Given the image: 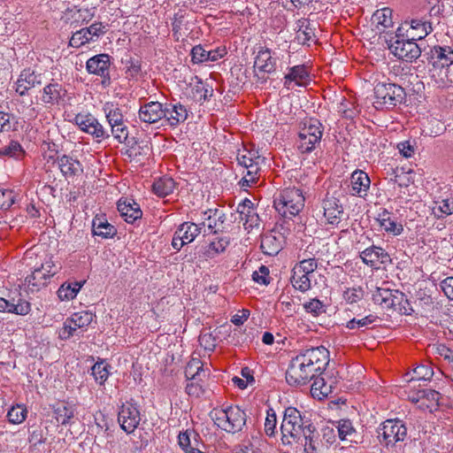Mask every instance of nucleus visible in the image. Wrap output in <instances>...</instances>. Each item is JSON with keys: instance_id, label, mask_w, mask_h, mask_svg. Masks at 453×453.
Segmentation results:
<instances>
[{"instance_id": "774afa93", "label": "nucleus", "mask_w": 453, "mask_h": 453, "mask_svg": "<svg viewBox=\"0 0 453 453\" xmlns=\"http://www.w3.org/2000/svg\"><path fill=\"white\" fill-rule=\"evenodd\" d=\"M441 288L445 296L453 300V277H448L441 282Z\"/></svg>"}, {"instance_id": "dca6fc26", "label": "nucleus", "mask_w": 453, "mask_h": 453, "mask_svg": "<svg viewBox=\"0 0 453 453\" xmlns=\"http://www.w3.org/2000/svg\"><path fill=\"white\" fill-rule=\"evenodd\" d=\"M164 105L159 102H150L141 105L138 118L142 122L153 124L165 118Z\"/></svg>"}, {"instance_id": "39448f33", "label": "nucleus", "mask_w": 453, "mask_h": 453, "mask_svg": "<svg viewBox=\"0 0 453 453\" xmlns=\"http://www.w3.org/2000/svg\"><path fill=\"white\" fill-rule=\"evenodd\" d=\"M373 105L376 109L390 108L401 104L404 97V89L391 82H378L374 87Z\"/></svg>"}, {"instance_id": "5fc2aeb1", "label": "nucleus", "mask_w": 453, "mask_h": 453, "mask_svg": "<svg viewBox=\"0 0 453 453\" xmlns=\"http://www.w3.org/2000/svg\"><path fill=\"white\" fill-rule=\"evenodd\" d=\"M229 245V239L226 237L219 238L217 241H213L210 243L207 253L211 256V252L213 254H219L225 251L226 248Z\"/></svg>"}, {"instance_id": "680f3d73", "label": "nucleus", "mask_w": 453, "mask_h": 453, "mask_svg": "<svg viewBox=\"0 0 453 453\" xmlns=\"http://www.w3.org/2000/svg\"><path fill=\"white\" fill-rule=\"evenodd\" d=\"M312 36H315L312 30H296V35L294 40L291 41V43H297L298 45H309V42L311 40Z\"/></svg>"}, {"instance_id": "3c124183", "label": "nucleus", "mask_w": 453, "mask_h": 453, "mask_svg": "<svg viewBox=\"0 0 453 453\" xmlns=\"http://www.w3.org/2000/svg\"><path fill=\"white\" fill-rule=\"evenodd\" d=\"M277 418L274 411L270 408L265 421V432L268 436H273L276 432Z\"/></svg>"}, {"instance_id": "7c9ffc66", "label": "nucleus", "mask_w": 453, "mask_h": 453, "mask_svg": "<svg viewBox=\"0 0 453 453\" xmlns=\"http://www.w3.org/2000/svg\"><path fill=\"white\" fill-rule=\"evenodd\" d=\"M175 188L173 179L168 176H164L154 181L152 185L153 192L158 196L165 197L173 193Z\"/></svg>"}, {"instance_id": "6e6d98bb", "label": "nucleus", "mask_w": 453, "mask_h": 453, "mask_svg": "<svg viewBox=\"0 0 453 453\" xmlns=\"http://www.w3.org/2000/svg\"><path fill=\"white\" fill-rule=\"evenodd\" d=\"M364 292L361 288H347L343 293V298L349 303H355L363 298Z\"/></svg>"}, {"instance_id": "aec40b11", "label": "nucleus", "mask_w": 453, "mask_h": 453, "mask_svg": "<svg viewBox=\"0 0 453 453\" xmlns=\"http://www.w3.org/2000/svg\"><path fill=\"white\" fill-rule=\"evenodd\" d=\"M110 56L107 54H99L90 58L86 64V68L89 73L106 78L109 75Z\"/></svg>"}, {"instance_id": "49530a36", "label": "nucleus", "mask_w": 453, "mask_h": 453, "mask_svg": "<svg viewBox=\"0 0 453 453\" xmlns=\"http://www.w3.org/2000/svg\"><path fill=\"white\" fill-rule=\"evenodd\" d=\"M318 267L315 258H303L298 265H296L292 272H301L306 274L312 273Z\"/></svg>"}, {"instance_id": "13d9d810", "label": "nucleus", "mask_w": 453, "mask_h": 453, "mask_svg": "<svg viewBox=\"0 0 453 453\" xmlns=\"http://www.w3.org/2000/svg\"><path fill=\"white\" fill-rule=\"evenodd\" d=\"M380 226L387 232L392 233L394 235H398L403 231L402 225H399L395 221L391 220L389 217L382 218V219L380 220Z\"/></svg>"}, {"instance_id": "2eb2a0df", "label": "nucleus", "mask_w": 453, "mask_h": 453, "mask_svg": "<svg viewBox=\"0 0 453 453\" xmlns=\"http://www.w3.org/2000/svg\"><path fill=\"white\" fill-rule=\"evenodd\" d=\"M360 257L365 265L376 269H379L380 265H387L392 262L388 252L374 245L363 250Z\"/></svg>"}, {"instance_id": "473e14b6", "label": "nucleus", "mask_w": 453, "mask_h": 453, "mask_svg": "<svg viewBox=\"0 0 453 453\" xmlns=\"http://www.w3.org/2000/svg\"><path fill=\"white\" fill-rule=\"evenodd\" d=\"M393 11L388 7L377 10L372 16V22L377 27L381 26L383 28L393 27Z\"/></svg>"}, {"instance_id": "cd10ccee", "label": "nucleus", "mask_w": 453, "mask_h": 453, "mask_svg": "<svg viewBox=\"0 0 453 453\" xmlns=\"http://www.w3.org/2000/svg\"><path fill=\"white\" fill-rule=\"evenodd\" d=\"M92 31L93 30H76L69 41V45L73 48H79L91 41L94 36L98 37L104 32V30Z\"/></svg>"}, {"instance_id": "37998d69", "label": "nucleus", "mask_w": 453, "mask_h": 453, "mask_svg": "<svg viewBox=\"0 0 453 453\" xmlns=\"http://www.w3.org/2000/svg\"><path fill=\"white\" fill-rule=\"evenodd\" d=\"M69 319L76 327L83 328L92 322L93 314L89 311H81L73 314Z\"/></svg>"}, {"instance_id": "5701e85b", "label": "nucleus", "mask_w": 453, "mask_h": 453, "mask_svg": "<svg viewBox=\"0 0 453 453\" xmlns=\"http://www.w3.org/2000/svg\"><path fill=\"white\" fill-rule=\"evenodd\" d=\"M350 182L353 195H357L360 197L367 195L371 180L366 173L361 170L354 171L350 177Z\"/></svg>"}, {"instance_id": "c03bdc74", "label": "nucleus", "mask_w": 453, "mask_h": 453, "mask_svg": "<svg viewBox=\"0 0 453 453\" xmlns=\"http://www.w3.org/2000/svg\"><path fill=\"white\" fill-rule=\"evenodd\" d=\"M26 416L27 409L21 405L12 407L7 413L8 420L12 424L22 423L25 420Z\"/></svg>"}, {"instance_id": "de8ad7c7", "label": "nucleus", "mask_w": 453, "mask_h": 453, "mask_svg": "<svg viewBox=\"0 0 453 453\" xmlns=\"http://www.w3.org/2000/svg\"><path fill=\"white\" fill-rule=\"evenodd\" d=\"M378 317L372 314L365 316L360 319H352L347 322L346 327L349 329H356L361 327H368L371 324L377 320Z\"/></svg>"}, {"instance_id": "bf43d9fd", "label": "nucleus", "mask_w": 453, "mask_h": 453, "mask_svg": "<svg viewBox=\"0 0 453 453\" xmlns=\"http://www.w3.org/2000/svg\"><path fill=\"white\" fill-rule=\"evenodd\" d=\"M113 137L120 143L127 142L128 138L127 127L122 123L121 126H114L111 127Z\"/></svg>"}, {"instance_id": "c756f323", "label": "nucleus", "mask_w": 453, "mask_h": 453, "mask_svg": "<svg viewBox=\"0 0 453 453\" xmlns=\"http://www.w3.org/2000/svg\"><path fill=\"white\" fill-rule=\"evenodd\" d=\"M260 248L265 255L275 256L281 250V242L275 235L267 234L262 237Z\"/></svg>"}, {"instance_id": "0eeeda50", "label": "nucleus", "mask_w": 453, "mask_h": 453, "mask_svg": "<svg viewBox=\"0 0 453 453\" xmlns=\"http://www.w3.org/2000/svg\"><path fill=\"white\" fill-rule=\"evenodd\" d=\"M377 434L380 443L393 447L405 439L407 428L402 420L388 419L378 427Z\"/></svg>"}, {"instance_id": "f704fd0d", "label": "nucleus", "mask_w": 453, "mask_h": 453, "mask_svg": "<svg viewBox=\"0 0 453 453\" xmlns=\"http://www.w3.org/2000/svg\"><path fill=\"white\" fill-rule=\"evenodd\" d=\"M205 376V371L203 368V363L199 358H192L185 368V377L188 380L199 379L202 375Z\"/></svg>"}, {"instance_id": "f257e3e1", "label": "nucleus", "mask_w": 453, "mask_h": 453, "mask_svg": "<svg viewBox=\"0 0 453 453\" xmlns=\"http://www.w3.org/2000/svg\"><path fill=\"white\" fill-rule=\"evenodd\" d=\"M328 361V350L325 347L307 349L292 358L286 372V381L295 387L305 385L323 372Z\"/></svg>"}, {"instance_id": "c85d7f7f", "label": "nucleus", "mask_w": 453, "mask_h": 453, "mask_svg": "<svg viewBox=\"0 0 453 453\" xmlns=\"http://www.w3.org/2000/svg\"><path fill=\"white\" fill-rule=\"evenodd\" d=\"M308 77V73L303 65H295L289 68L288 73L284 76V86L290 88V84L295 82L296 85H302V82Z\"/></svg>"}, {"instance_id": "412c9836", "label": "nucleus", "mask_w": 453, "mask_h": 453, "mask_svg": "<svg viewBox=\"0 0 453 453\" xmlns=\"http://www.w3.org/2000/svg\"><path fill=\"white\" fill-rule=\"evenodd\" d=\"M65 96L66 90L61 84L51 82L43 88L42 101L47 104H59Z\"/></svg>"}, {"instance_id": "b1692460", "label": "nucleus", "mask_w": 453, "mask_h": 453, "mask_svg": "<svg viewBox=\"0 0 453 453\" xmlns=\"http://www.w3.org/2000/svg\"><path fill=\"white\" fill-rule=\"evenodd\" d=\"M50 269L51 265L49 264L46 265H42L41 267L35 268L32 274L26 278L28 286L37 288L46 286L47 280L55 274V273H51Z\"/></svg>"}, {"instance_id": "a18cd8bd", "label": "nucleus", "mask_w": 453, "mask_h": 453, "mask_svg": "<svg viewBox=\"0 0 453 453\" xmlns=\"http://www.w3.org/2000/svg\"><path fill=\"white\" fill-rule=\"evenodd\" d=\"M391 296V290L388 288H377L372 293V301L375 304L380 305L384 309H388V299Z\"/></svg>"}, {"instance_id": "9d476101", "label": "nucleus", "mask_w": 453, "mask_h": 453, "mask_svg": "<svg viewBox=\"0 0 453 453\" xmlns=\"http://www.w3.org/2000/svg\"><path fill=\"white\" fill-rule=\"evenodd\" d=\"M277 59L272 56L271 50L264 46H259L254 62L255 77L262 83L266 82L265 73H273L276 71Z\"/></svg>"}, {"instance_id": "6e6552de", "label": "nucleus", "mask_w": 453, "mask_h": 453, "mask_svg": "<svg viewBox=\"0 0 453 453\" xmlns=\"http://www.w3.org/2000/svg\"><path fill=\"white\" fill-rule=\"evenodd\" d=\"M322 134V124L318 119H311L304 122L303 127L299 132L300 144L298 148L301 152L312 151L315 144L320 142Z\"/></svg>"}, {"instance_id": "a19ab883", "label": "nucleus", "mask_w": 453, "mask_h": 453, "mask_svg": "<svg viewBox=\"0 0 453 453\" xmlns=\"http://www.w3.org/2000/svg\"><path fill=\"white\" fill-rule=\"evenodd\" d=\"M257 160H265L264 157L257 155L256 152L247 150H239L237 154L238 164L244 168L255 163Z\"/></svg>"}, {"instance_id": "052dcab7", "label": "nucleus", "mask_w": 453, "mask_h": 453, "mask_svg": "<svg viewBox=\"0 0 453 453\" xmlns=\"http://www.w3.org/2000/svg\"><path fill=\"white\" fill-rule=\"evenodd\" d=\"M78 328L79 327H76L73 323L71 322L70 319H67L64 322L63 327L59 330V338L62 340H68L74 335V333Z\"/></svg>"}, {"instance_id": "a878e982", "label": "nucleus", "mask_w": 453, "mask_h": 453, "mask_svg": "<svg viewBox=\"0 0 453 453\" xmlns=\"http://www.w3.org/2000/svg\"><path fill=\"white\" fill-rule=\"evenodd\" d=\"M92 232L94 235L101 236L102 238L113 237L117 230L114 226L108 223V221L101 217H96L92 221Z\"/></svg>"}, {"instance_id": "f3484780", "label": "nucleus", "mask_w": 453, "mask_h": 453, "mask_svg": "<svg viewBox=\"0 0 453 453\" xmlns=\"http://www.w3.org/2000/svg\"><path fill=\"white\" fill-rule=\"evenodd\" d=\"M324 216L331 225H337L344 214L342 204L340 200L334 196H326L322 201Z\"/></svg>"}, {"instance_id": "603ef678", "label": "nucleus", "mask_w": 453, "mask_h": 453, "mask_svg": "<svg viewBox=\"0 0 453 453\" xmlns=\"http://www.w3.org/2000/svg\"><path fill=\"white\" fill-rule=\"evenodd\" d=\"M303 308L307 312L311 313L314 316H318L326 312L325 305L323 303L316 298L305 303L303 304Z\"/></svg>"}, {"instance_id": "8fccbe9b", "label": "nucleus", "mask_w": 453, "mask_h": 453, "mask_svg": "<svg viewBox=\"0 0 453 453\" xmlns=\"http://www.w3.org/2000/svg\"><path fill=\"white\" fill-rule=\"evenodd\" d=\"M413 373L416 377H411L409 381L429 380L434 375V371L427 365H419L413 370Z\"/></svg>"}, {"instance_id": "393cba45", "label": "nucleus", "mask_w": 453, "mask_h": 453, "mask_svg": "<svg viewBox=\"0 0 453 453\" xmlns=\"http://www.w3.org/2000/svg\"><path fill=\"white\" fill-rule=\"evenodd\" d=\"M58 164L61 173L65 176H74L83 172L80 161L67 155L58 157Z\"/></svg>"}, {"instance_id": "e2e57ef3", "label": "nucleus", "mask_w": 453, "mask_h": 453, "mask_svg": "<svg viewBox=\"0 0 453 453\" xmlns=\"http://www.w3.org/2000/svg\"><path fill=\"white\" fill-rule=\"evenodd\" d=\"M14 203V196L12 190H0V209L6 210Z\"/></svg>"}, {"instance_id": "423d86ee", "label": "nucleus", "mask_w": 453, "mask_h": 453, "mask_svg": "<svg viewBox=\"0 0 453 453\" xmlns=\"http://www.w3.org/2000/svg\"><path fill=\"white\" fill-rule=\"evenodd\" d=\"M384 40L388 49L398 59L412 62L421 54V49L417 44L415 38L405 39L403 35L395 34V36L390 39H388L385 35Z\"/></svg>"}, {"instance_id": "4c0bfd02", "label": "nucleus", "mask_w": 453, "mask_h": 453, "mask_svg": "<svg viewBox=\"0 0 453 453\" xmlns=\"http://www.w3.org/2000/svg\"><path fill=\"white\" fill-rule=\"evenodd\" d=\"M291 283L296 289H298L301 292H306L311 286L309 274L301 272H293Z\"/></svg>"}, {"instance_id": "f8f14e48", "label": "nucleus", "mask_w": 453, "mask_h": 453, "mask_svg": "<svg viewBox=\"0 0 453 453\" xmlns=\"http://www.w3.org/2000/svg\"><path fill=\"white\" fill-rule=\"evenodd\" d=\"M92 13L88 8H78L73 6L67 8L61 17L64 26L77 27L87 26L91 20ZM96 24H92L89 27H84L83 28H95Z\"/></svg>"}, {"instance_id": "7ed1b4c3", "label": "nucleus", "mask_w": 453, "mask_h": 453, "mask_svg": "<svg viewBox=\"0 0 453 453\" xmlns=\"http://www.w3.org/2000/svg\"><path fill=\"white\" fill-rule=\"evenodd\" d=\"M273 205L282 217L290 219L303 208L304 196L299 188H288L274 197Z\"/></svg>"}, {"instance_id": "2f4dec72", "label": "nucleus", "mask_w": 453, "mask_h": 453, "mask_svg": "<svg viewBox=\"0 0 453 453\" xmlns=\"http://www.w3.org/2000/svg\"><path fill=\"white\" fill-rule=\"evenodd\" d=\"M178 237L180 235L187 243L192 242L201 233V226L195 223L184 222L177 228Z\"/></svg>"}, {"instance_id": "864d4df0", "label": "nucleus", "mask_w": 453, "mask_h": 453, "mask_svg": "<svg viewBox=\"0 0 453 453\" xmlns=\"http://www.w3.org/2000/svg\"><path fill=\"white\" fill-rule=\"evenodd\" d=\"M252 280L258 284L268 285L270 283L268 267L261 265L257 271L253 272Z\"/></svg>"}, {"instance_id": "bb28decb", "label": "nucleus", "mask_w": 453, "mask_h": 453, "mask_svg": "<svg viewBox=\"0 0 453 453\" xmlns=\"http://www.w3.org/2000/svg\"><path fill=\"white\" fill-rule=\"evenodd\" d=\"M75 409L65 403H60L53 406V414L57 422L62 426L71 424V419L74 417Z\"/></svg>"}, {"instance_id": "72a5a7b5", "label": "nucleus", "mask_w": 453, "mask_h": 453, "mask_svg": "<svg viewBox=\"0 0 453 453\" xmlns=\"http://www.w3.org/2000/svg\"><path fill=\"white\" fill-rule=\"evenodd\" d=\"M103 110L111 127L114 126H121V124L124 123L123 114L120 109L113 103H106L104 105Z\"/></svg>"}, {"instance_id": "a211bd4d", "label": "nucleus", "mask_w": 453, "mask_h": 453, "mask_svg": "<svg viewBox=\"0 0 453 453\" xmlns=\"http://www.w3.org/2000/svg\"><path fill=\"white\" fill-rule=\"evenodd\" d=\"M42 82V74L36 73L31 69L23 70L16 82V92L19 96H25L27 92Z\"/></svg>"}, {"instance_id": "79ce46f5", "label": "nucleus", "mask_w": 453, "mask_h": 453, "mask_svg": "<svg viewBox=\"0 0 453 453\" xmlns=\"http://www.w3.org/2000/svg\"><path fill=\"white\" fill-rule=\"evenodd\" d=\"M91 374L96 381L103 385L109 376L108 365L104 362H97L91 368Z\"/></svg>"}, {"instance_id": "4468645a", "label": "nucleus", "mask_w": 453, "mask_h": 453, "mask_svg": "<svg viewBox=\"0 0 453 453\" xmlns=\"http://www.w3.org/2000/svg\"><path fill=\"white\" fill-rule=\"evenodd\" d=\"M316 428L309 423L299 438H292L293 445H296V451L301 453H315L318 449V437L315 436Z\"/></svg>"}, {"instance_id": "f03ea898", "label": "nucleus", "mask_w": 453, "mask_h": 453, "mask_svg": "<svg viewBox=\"0 0 453 453\" xmlns=\"http://www.w3.org/2000/svg\"><path fill=\"white\" fill-rule=\"evenodd\" d=\"M210 417L219 428L233 434L242 431L247 420L246 413L239 406L213 409Z\"/></svg>"}, {"instance_id": "9b49d317", "label": "nucleus", "mask_w": 453, "mask_h": 453, "mask_svg": "<svg viewBox=\"0 0 453 453\" xmlns=\"http://www.w3.org/2000/svg\"><path fill=\"white\" fill-rule=\"evenodd\" d=\"M75 123L81 131L91 134L97 142H101L110 137L108 131L91 114H78L75 117Z\"/></svg>"}, {"instance_id": "20e7f679", "label": "nucleus", "mask_w": 453, "mask_h": 453, "mask_svg": "<svg viewBox=\"0 0 453 453\" xmlns=\"http://www.w3.org/2000/svg\"><path fill=\"white\" fill-rule=\"evenodd\" d=\"M309 421H304L300 411L295 407H288L284 411L280 426L281 441L284 445H293L292 438H299L304 432Z\"/></svg>"}, {"instance_id": "4d7b16f0", "label": "nucleus", "mask_w": 453, "mask_h": 453, "mask_svg": "<svg viewBox=\"0 0 453 453\" xmlns=\"http://www.w3.org/2000/svg\"><path fill=\"white\" fill-rule=\"evenodd\" d=\"M338 434L341 440H347L354 432L352 423L349 419H342L338 426Z\"/></svg>"}, {"instance_id": "e433bc0d", "label": "nucleus", "mask_w": 453, "mask_h": 453, "mask_svg": "<svg viewBox=\"0 0 453 453\" xmlns=\"http://www.w3.org/2000/svg\"><path fill=\"white\" fill-rule=\"evenodd\" d=\"M264 161L265 160H257L245 168L246 174L242 177V179L240 181V183H242V186L250 187L252 184L256 183L258 178L260 165L262 163H264Z\"/></svg>"}, {"instance_id": "338daca9", "label": "nucleus", "mask_w": 453, "mask_h": 453, "mask_svg": "<svg viewBox=\"0 0 453 453\" xmlns=\"http://www.w3.org/2000/svg\"><path fill=\"white\" fill-rule=\"evenodd\" d=\"M208 51L205 50L201 45H196L193 47L191 50L192 61L194 63H202L204 61H208L206 55Z\"/></svg>"}, {"instance_id": "4be33fe9", "label": "nucleus", "mask_w": 453, "mask_h": 453, "mask_svg": "<svg viewBox=\"0 0 453 453\" xmlns=\"http://www.w3.org/2000/svg\"><path fill=\"white\" fill-rule=\"evenodd\" d=\"M165 119L171 126H177L184 122L188 117V111L185 106L176 104H165L164 105Z\"/></svg>"}, {"instance_id": "0e129e2a", "label": "nucleus", "mask_w": 453, "mask_h": 453, "mask_svg": "<svg viewBox=\"0 0 453 453\" xmlns=\"http://www.w3.org/2000/svg\"><path fill=\"white\" fill-rule=\"evenodd\" d=\"M403 300L408 303V300L404 299L403 293L398 290H391V296L388 299V309H395L397 305H401Z\"/></svg>"}, {"instance_id": "ea45409f", "label": "nucleus", "mask_w": 453, "mask_h": 453, "mask_svg": "<svg viewBox=\"0 0 453 453\" xmlns=\"http://www.w3.org/2000/svg\"><path fill=\"white\" fill-rule=\"evenodd\" d=\"M320 374H317L315 378H313V383L311 385V392L313 395H322L323 396H326L328 394L332 392V386L327 385L325 382L324 378L319 377Z\"/></svg>"}, {"instance_id": "6ab92c4d", "label": "nucleus", "mask_w": 453, "mask_h": 453, "mask_svg": "<svg viewBox=\"0 0 453 453\" xmlns=\"http://www.w3.org/2000/svg\"><path fill=\"white\" fill-rule=\"evenodd\" d=\"M117 208L121 217L128 223H133L142 216L139 204L132 199H119L117 203Z\"/></svg>"}, {"instance_id": "58836bf2", "label": "nucleus", "mask_w": 453, "mask_h": 453, "mask_svg": "<svg viewBox=\"0 0 453 453\" xmlns=\"http://www.w3.org/2000/svg\"><path fill=\"white\" fill-rule=\"evenodd\" d=\"M418 399H423L427 401V407L432 409H435L439 406V400L441 398V394L438 391L432 389H422L418 392Z\"/></svg>"}, {"instance_id": "69168bd1", "label": "nucleus", "mask_w": 453, "mask_h": 453, "mask_svg": "<svg viewBox=\"0 0 453 453\" xmlns=\"http://www.w3.org/2000/svg\"><path fill=\"white\" fill-rule=\"evenodd\" d=\"M259 216L255 211H252V212L249 213L247 217L242 218V220L240 222H242L244 227L246 229L253 228V227H258L259 226Z\"/></svg>"}, {"instance_id": "c9c22d12", "label": "nucleus", "mask_w": 453, "mask_h": 453, "mask_svg": "<svg viewBox=\"0 0 453 453\" xmlns=\"http://www.w3.org/2000/svg\"><path fill=\"white\" fill-rule=\"evenodd\" d=\"M83 283L75 281L73 283H65L63 284L58 290V296L60 300H72L73 299L80 289L81 288Z\"/></svg>"}, {"instance_id": "09e8293b", "label": "nucleus", "mask_w": 453, "mask_h": 453, "mask_svg": "<svg viewBox=\"0 0 453 453\" xmlns=\"http://www.w3.org/2000/svg\"><path fill=\"white\" fill-rule=\"evenodd\" d=\"M22 153L23 149L21 145L16 141H12L8 145L0 148V156L17 157Z\"/></svg>"}, {"instance_id": "1a4fd4ad", "label": "nucleus", "mask_w": 453, "mask_h": 453, "mask_svg": "<svg viewBox=\"0 0 453 453\" xmlns=\"http://www.w3.org/2000/svg\"><path fill=\"white\" fill-rule=\"evenodd\" d=\"M428 65L433 66L430 69L431 76L434 77L437 70L444 73L447 76V68L453 64V50L450 47L434 46L430 50L427 57Z\"/></svg>"}, {"instance_id": "ddd939ff", "label": "nucleus", "mask_w": 453, "mask_h": 453, "mask_svg": "<svg viewBox=\"0 0 453 453\" xmlns=\"http://www.w3.org/2000/svg\"><path fill=\"white\" fill-rule=\"evenodd\" d=\"M118 421L125 432H134L141 421L137 406L132 403L123 404L118 415Z\"/></svg>"}]
</instances>
